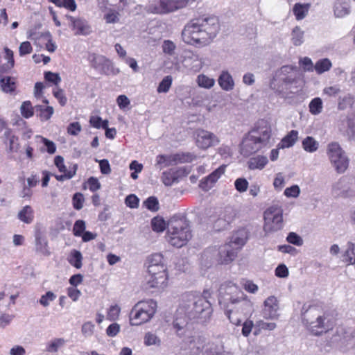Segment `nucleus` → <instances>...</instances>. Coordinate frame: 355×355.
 I'll return each mask as SVG.
<instances>
[{"instance_id": "obj_1", "label": "nucleus", "mask_w": 355, "mask_h": 355, "mask_svg": "<svg viewBox=\"0 0 355 355\" xmlns=\"http://www.w3.org/2000/svg\"><path fill=\"white\" fill-rule=\"evenodd\" d=\"M184 299L173 322V328L180 338L185 337L188 334V322L187 318L180 317L182 314L186 315L189 320H197L200 323H205L210 320L213 312L211 303L205 296L188 293Z\"/></svg>"}, {"instance_id": "obj_32", "label": "nucleus", "mask_w": 355, "mask_h": 355, "mask_svg": "<svg viewBox=\"0 0 355 355\" xmlns=\"http://www.w3.org/2000/svg\"><path fill=\"white\" fill-rule=\"evenodd\" d=\"M225 166H220L205 179L203 184H206V187H211L225 173Z\"/></svg>"}, {"instance_id": "obj_17", "label": "nucleus", "mask_w": 355, "mask_h": 355, "mask_svg": "<svg viewBox=\"0 0 355 355\" xmlns=\"http://www.w3.org/2000/svg\"><path fill=\"white\" fill-rule=\"evenodd\" d=\"M279 301L277 298L273 295L270 296L263 302L262 316L265 319H277L279 316Z\"/></svg>"}, {"instance_id": "obj_38", "label": "nucleus", "mask_w": 355, "mask_h": 355, "mask_svg": "<svg viewBox=\"0 0 355 355\" xmlns=\"http://www.w3.org/2000/svg\"><path fill=\"white\" fill-rule=\"evenodd\" d=\"M166 266L164 261V257L162 254L155 253L150 255L148 259V270L152 268H160Z\"/></svg>"}, {"instance_id": "obj_7", "label": "nucleus", "mask_w": 355, "mask_h": 355, "mask_svg": "<svg viewBox=\"0 0 355 355\" xmlns=\"http://www.w3.org/2000/svg\"><path fill=\"white\" fill-rule=\"evenodd\" d=\"M157 308L153 300L139 301L132 308L129 314V321L132 326L143 324L152 319Z\"/></svg>"}, {"instance_id": "obj_13", "label": "nucleus", "mask_w": 355, "mask_h": 355, "mask_svg": "<svg viewBox=\"0 0 355 355\" xmlns=\"http://www.w3.org/2000/svg\"><path fill=\"white\" fill-rule=\"evenodd\" d=\"M219 303L224 307L243 293L233 282L228 281L222 284L219 288Z\"/></svg>"}, {"instance_id": "obj_49", "label": "nucleus", "mask_w": 355, "mask_h": 355, "mask_svg": "<svg viewBox=\"0 0 355 355\" xmlns=\"http://www.w3.org/2000/svg\"><path fill=\"white\" fill-rule=\"evenodd\" d=\"M121 307L118 304L111 305L107 311L106 318L110 321H115L119 318Z\"/></svg>"}, {"instance_id": "obj_15", "label": "nucleus", "mask_w": 355, "mask_h": 355, "mask_svg": "<svg viewBox=\"0 0 355 355\" xmlns=\"http://www.w3.org/2000/svg\"><path fill=\"white\" fill-rule=\"evenodd\" d=\"M196 143L198 147L207 149L219 143V139L214 133L202 129L196 131Z\"/></svg>"}, {"instance_id": "obj_28", "label": "nucleus", "mask_w": 355, "mask_h": 355, "mask_svg": "<svg viewBox=\"0 0 355 355\" xmlns=\"http://www.w3.org/2000/svg\"><path fill=\"white\" fill-rule=\"evenodd\" d=\"M298 139V131L292 130L278 144L279 148H287L295 145Z\"/></svg>"}, {"instance_id": "obj_9", "label": "nucleus", "mask_w": 355, "mask_h": 355, "mask_svg": "<svg viewBox=\"0 0 355 355\" xmlns=\"http://www.w3.org/2000/svg\"><path fill=\"white\" fill-rule=\"evenodd\" d=\"M263 230L266 234L277 232L283 227V210L275 205L268 207L263 214Z\"/></svg>"}, {"instance_id": "obj_8", "label": "nucleus", "mask_w": 355, "mask_h": 355, "mask_svg": "<svg viewBox=\"0 0 355 355\" xmlns=\"http://www.w3.org/2000/svg\"><path fill=\"white\" fill-rule=\"evenodd\" d=\"M298 74L296 67L286 65L277 70L270 83V87L282 96L286 93L288 85L294 83Z\"/></svg>"}, {"instance_id": "obj_33", "label": "nucleus", "mask_w": 355, "mask_h": 355, "mask_svg": "<svg viewBox=\"0 0 355 355\" xmlns=\"http://www.w3.org/2000/svg\"><path fill=\"white\" fill-rule=\"evenodd\" d=\"M18 218L26 224H30L34 218V211L31 207L26 205L18 213Z\"/></svg>"}, {"instance_id": "obj_64", "label": "nucleus", "mask_w": 355, "mask_h": 355, "mask_svg": "<svg viewBox=\"0 0 355 355\" xmlns=\"http://www.w3.org/2000/svg\"><path fill=\"white\" fill-rule=\"evenodd\" d=\"M116 103L122 110H125L130 105V101L125 95H119L116 98Z\"/></svg>"}, {"instance_id": "obj_19", "label": "nucleus", "mask_w": 355, "mask_h": 355, "mask_svg": "<svg viewBox=\"0 0 355 355\" xmlns=\"http://www.w3.org/2000/svg\"><path fill=\"white\" fill-rule=\"evenodd\" d=\"M337 336L334 340L341 343L348 348L355 349V330L345 329L344 327H338L336 330Z\"/></svg>"}, {"instance_id": "obj_48", "label": "nucleus", "mask_w": 355, "mask_h": 355, "mask_svg": "<svg viewBox=\"0 0 355 355\" xmlns=\"http://www.w3.org/2000/svg\"><path fill=\"white\" fill-rule=\"evenodd\" d=\"M173 78L171 76H165L159 83L157 91L158 93H167L171 87Z\"/></svg>"}, {"instance_id": "obj_25", "label": "nucleus", "mask_w": 355, "mask_h": 355, "mask_svg": "<svg viewBox=\"0 0 355 355\" xmlns=\"http://www.w3.org/2000/svg\"><path fill=\"white\" fill-rule=\"evenodd\" d=\"M218 83L220 88L226 92H230L234 88V80L232 76L227 70H223L218 78Z\"/></svg>"}, {"instance_id": "obj_52", "label": "nucleus", "mask_w": 355, "mask_h": 355, "mask_svg": "<svg viewBox=\"0 0 355 355\" xmlns=\"http://www.w3.org/2000/svg\"><path fill=\"white\" fill-rule=\"evenodd\" d=\"M152 228L157 232H162L166 228V223L162 218L155 217L151 221Z\"/></svg>"}, {"instance_id": "obj_47", "label": "nucleus", "mask_w": 355, "mask_h": 355, "mask_svg": "<svg viewBox=\"0 0 355 355\" xmlns=\"http://www.w3.org/2000/svg\"><path fill=\"white\" fill-rule=\"evenodd\" d=\"M20 112L23 117L29 119L34 114V108L31 101H26L22 103L20 107Z\"/></svg>"}, {"instance_id": "obj_20", "label": "nucleus", "mask_w": 355, "mask_h": 355, "mask_svg": "<svg viewBox=\"0 0 355 355\" xmlns=\"http://www.w3.org/2000/svg\"><path fill=\"white\" fill-rule=\"evenodd\" d=\"M88 60L91 66L101 74H106L110 67V61L105 56L92 53L89 55Z\"/></svg>"}, {"instance_id": "obj_6", "label": "nucleus", "mask_w": 355, "mask_h": 355, "mask_svg": "<svg viewBox=\"0 0 355 355\" xmlns=\"http://www.w3.org/2000/svg\"><path fill=\"white\" fill-rule=\"evenodd\" d=\"M191 238L188 223L183 219H172L168 225L166 239L176 248H181Z\"/></svg>"}, {"instance_id": "obj_27", "label": "nucleus", "mask_w": 355, "mask_h": 355, "mask_svg": "<svg viewBox=\"0 0 355 355\" xmlns=\"http://www.w3.org/2000/svg\"><path fill=\"white\" fill-rule=\"evenodd\" d=\"M268 163L266 156L257 155L250 158L248 166L250 170H262Z\"/></svg>"}, {"instance_id": "obj_16", "label": "nucleus", "mask_w": 355, "mask_h": 355, "mask_svg": "<svg viewBox=\"0 0 355 355\" xmlns=\"http://www.w3.org/2000/svg\"><path fill=\"white\" fill-rule=\"evenodd\" d=\"M54 164L58 168L59 171L63 173L62 175H54L58 181L63 182L67 180H70L76 173L78 165L76 164H73L71 166H69V170H68L64 163V158L60 155H57L55 157Z\"/></svg>"}, {"instance_id": "obj_26", "label": "nucleus", "mask_w": 355, "mask_h": 355, "mask_svg": "<svg viewBox=\"0 0 355 355\" xmlns=\"http://www.w3.org/2000/svg\"><path fill=\"white\" fill-rule=\"evenodd\" d=\"M351 12L349 0H336L334 6V12L336 17L343 18Z\"/></svg>"}, {"instance_id": "obj_62", "label": "nucleus", "mask_w": 355, "mask_h": 355, "mask_svg": "<svg viewBox=\"0 0 355 355\" xmlns=\"http://www.w3.org/2000/svg\"><path fill=\"white\" fill-rule=\"evenodd\" d=\"M73 206L74 209L80 210L83 207L84 196L80 193H76L73 196Z\"/></svg>"}, {"instance_id": "obj_36", "label": "nucleus", "mask_w": 355, "mask_h": 355, "mask_svg": "<svg viewBox=\"0 0 355 355\" xmlns=\"http://www.w3.org/2000/svg\"><path fill=\"white\" fill-rule=\"evenodd\" d=\"M343 261L349 264H355V244L347 243V248L343 254Z\"/></svg>"}, {"instance_id": "obj_43", "label": "nucleus", "mask_w": 355, "mask_h": 355, "mask_svg": "<svg viewBox=\"0 0 355 355\" xmlns=\"http://www.w3.org/2000/svg\"><path fill=\"white\" fill-rule=\"evenodd\" d=\"M309 112L313 115H318L322 112L323 103L320 98L316 97L311 101L309 105Z\"/></svg>"}, {"instance_id": "obj_63", "label": "nucleus", "mask_w": 355, "mask_h": 355, "mask_svg": "<svg viewBox=\"0 0 355 355\" xmlns=\"http://www.w3.org/2000/svg\"><path fill=\"white\" fill-rule=\"evenodd\" d=\"M300 65L305 71H312L314 69V66L311 60L308 57H304L300 60Z\"/></svg>"}, {"instance_id": "obj_50", "label": "nucleus", "mask_w": 355, "mask_h": 355, "mask_svg": "<svg viewBox=\"0 0 355 355\" xmlns=\"http://www.w3.org/2000/svg\"><path fill=\"white\" fill-rule=\"evenodd\" d=\"M56 295L52 291H47L41 296L38 302L44 307H47L56 299Z\"/></svg>"}, {"instance_id": "obj_14", "label": "nucleus", "mask_w": 355, "mask_h": 355, "mask_svg": "<svg viewBox=\"0 0 355 355\" xmlns=\"http://www.w3.org/2000/svg\"><path fill=\"white\" fill-rule=\"evenodd\" d=\"M196 0H159V7L150 8L152 12L166 14L175 12L193 3Z\"/></svg>"}, {"instance_id": "obj_54", "label": "nucleus", "mask_w": 355, "mask_h": 355, "mask_svg": "<svg viewBox=\"0 0 355 355\" xmlns=\"http://www.w3.org/2000/svg\"><path fill=\"white\" fill-rule=\"evenodd\" d=\"M54 97L58 101L61 106H64L67 104V98L64 94V90L59 87H55L53 90Z\"/></svg>"}, {"instance_id": "obj_37", "label": "nucleus", "mask_w": 355, "mask_h": 355, "mask_svg": "<svg viewBox=\"0 0 355 355\" xmlns=\"http://www.w3.org/2000/svg\"><path fill=\"white\" fill-rule=\"evenodd\" d=\"M83 255L81 252L77 250H73L71 251L69 257V263L77 269H80L83 266Z\"/></svg>"}, {"instance_id": "obj_2", "label": "nucleus", "mask_w": 355, "mask_h": 355, "mask_svg": "<svg viewBox=\"0 0 355 355\" xmlns=\"http://www.w3.org/2000/svg\"><path fill=\"white\" fill-rule=\"evenodd\" d=\"M219 30V21L216 17H202L191 20L184 26L182 37L188 44L205 46L213 41Z\"/></svg>"}, {"instance_id": "obj_18", "label": "nucleus", "mask_w": 355, "mask_h": 355, "mask_svg": "<svg viewBox=\"0 0 355 355\" xmlns=\"http://www.w3.org/2000/svg\"><path fill=\"white\" fill-rule=\"evenodd\" d=\"M67 18L69 21V26L74 31L75 35H87L92 32L91 26L85 19L72 16H67Z\"/></svg>"}, {"instance_id": "obj_24", "label": "nucleus", "mask_w": 355, "mask_h": 355, "mask_svg": "<svg viewBox=\"0 0 355 355\" xmlns=\"http://www.w3.org/2000/svg\"><path fill=\"white\" fill-rule=\"evenodd\" d=\"M184 66L193 72H198L203 67V61L198 55L195 53H189L184 59Z\"/></svg>"}, {"instance_id": "obj_44", "label": "nucleus", "mask_w": 355, "mask_h": 355, "mask_svg": "<svg viewBox=\"0 0 355 355\" xmlns=\"http://www.w3.org/2000/svg\"><path fill=\"white\" fill-rule=\"evenodd\" d=\"M331 67V62L327 58L319 60L314 65V69L318 74H321L330 69Z\"/></svg>"}, {"instance_id": "obj_61", "label": "nucleus", "mask_w": 355, "mask_h": 355, "mask_svg": "<svg viewBox=\"0 0 355 355\" xmlns=\"http://www.w3.org/2000/svg\"><path fill=\"white\" fill-rule=\"evenodd\" d=\"M286 240L289 243L297 246H301L303 244V239L295 232H290L287 236Z\"/></svg>"}, {"instance_id": "obj_55", "label": "nucleus", "mask_w": 355, "mask_h": 355, "mask_svg": "<svg viewBox=\"0 0 355 355\" xmlns=\"http://www.w3.org/2000/svg\"><path fill=\"white\" fill-rule=\"evenodd\" d=\"M241 284L243 288L250 293L254 294L259 290L258 286L254 284L253 282L251 280L243 279Z\"/></svg>"}, {"instance_id": "obj_22", "label": "nucleus", "mask_w": 355, "mask_h": 355, "mask_svg": "<svg viewBox=\"0 0 355 355\" xmlns=\"http://www.w3.org/2000/svg\"><path fill=\"white\" fill-rule=\"evenodd\" d=\"M340 131L350 137L355 136V107H352V112L340 121L338 125Z\"/></svg>"}, {"instance_id": "obj_34", "label": "nucleus", "mask_w": 355, "mask_h": 355, "mask_svg": "<svg viewBox=\"0 0 355 355\" xmlns=\"http://www.w3.org/2000/svg\"><path fill=\"white\" fill-rule=\"evenodd\" d=\"M196 83L198 87L207 89H211L215 85V79L204 73L199 74L196 78Z\"/></svg>"}, {"instance_id": "obj_4", "label": "nucleus", "mask_w": 355, "mask_h": 355, "mask_svg": "<svg viewBox=\"0 0 355 355\" xmlns=\"http://www.w3.org/2000/svg\"><path fill=\"white\" fill-rule=\"evenodd\" d=\"M302 320L308 329L315 336L327 332L332 329L335 318L329 311H324L320 306H311L303 313Z\"/></svg>"}, {"instance_id": "obj_53", "label": "nucleus", "mask_w": 355, "mask_h": 355, "mask_svg": "<svg viewBox=\"0 0 355 355\" xmlns=\"http://www.w3.org/2000/svg\"><path fill=\"white\" fill-rule=\"evenodd\" d=\"M144 206L151 211H157L159 209V202L157 198L150 196L144 202Z\"/></svg>"}, {"instance_id": "obj_57", "label": "nucleus", "mask_w": 355, "mask_h": 355, "mask_svg": "<svg viewBox=\"0 0 355 355\" xmlns=\"http://www.w3.org/2000/svg\"><path fill=\"white\" fill-rule=\"evenodd\" d=\"M45 80L55 85H58L61 82V78L58 73L46 71L44 73Z\"/></svg>"}, {"instance_id": "obj_56", "label": "nucleus", "mask_w": 355, "mask_h": 355, "mask_svg": "<svg viewBox=\"0 0 355 355\" xmlns=\"http://www.w3.org/2000/svg\"><path fill=\"white\" fill-rule=\"evenodd\" d=\"M300 189L298 185H293L290 187H287L284 191V194L287 198H296L300 196Z\"/></svg>"}, {"instance_id": "obj_45", "label": "nucleus", "mask_w": 355, "mask_h": 355, "mask_svg": "<svg viewBox=\"0 0 355 355\" xmlns=\"http://www.w3.org/2000/svg\"><path fill=\"white\" fill-rule=\"evenodd\" d=\"M161 178L166 186H171L177 180L176 171L174 169L164 171L162 173Z\"/></svg>"}, {"instance_id": "obj_46", "label": "nucleus", "mask_w": 355, "mask_h": 355, "mask_svg": "<svg viewBox=\"0 0 355 355\" xmlns=\"http://www.w3.org/2000/svg\"><path fill=\"white\" fill-rule=\"evenodd\" d=\"M35 248L36 250L44 255H49L50 252L48 249L47 241L44 238L39 236L35 239Z\"/></svg>"}, {"instance_id": "obj_30", "label": "nucleus", "mask_w": 355, "mask_h": 355, "mask_svg": "<svg viewBox=\"0 0 355 355\" xmlns=\"http://www.w3.org/2000/svg\"><path fill=\"white\" fill-rule=\"evenodd\" d=\"M66 343V340L62 338H53L46 343L45 351L48 353H57L60 348L65 345Z\"/></svg>"}, {"instance_id": "obj_23", "label": "nucleus", "mask_w": 355, "mask_h": 355, "mask_svg": "<svg viewBox=\"0 0 355 355\" xmlns=\"http://www.w3.org/2000/svg\"><path fill=\"white\" fill-rule=\"evenodd\" d=\"M248 238V232L245 228H240L231 236L228 243L231 244L237 251L245 244Z\"/></svg>"}, {"instance_id": "obj_31", "label": "nucleus", "mask_w": 355, "mask_h": 355, "mask_svg": "<svg viewBox=\"0 0 355 355\" xmlns=\"http://www.w3.org/2000/svg\"><path fill=\"white\" fill-rule=\"evenodd\" d=\"M311 8L310 3H297L295 4L293 8V12L297 20H302L308 14V12Z\"/></svg>"}, {"instance_id": "obj_5", "label": "nucleus", "mask_w": 355, "mask_h": 355, "mask_svg": "<svg viewBox=\"0 0 355 355\" xmlns=\"http://www.w3.org/2000/svg\"><path fill=\"white\" fill-rule=\"evenodd\" d=\"M225 309V315L230 321L235 325H240L243 319L252 313L253 302L243 293L242 296L234 298Z\"/></svg>"}, {"instance_id": "obj_51", "label": "nucleus", "mask_w": 355, "mask_h": 355, "mask_svg": "<svg viewBox=\"0 0 355 355\" xmlns=\"http://www.w3.org/2000/svg\"><path fill=\"white\" fill-rule=\"evenodd\" d=\"M162 48L164 53L172 56L175 54L176 45L171 40H165L162 43Z\"/></svg>"}, {"instance_id": "obj_39", "label": "nucleus", "mask_w": 355, "mask_h": 355, "mask_svg": "<svg viewBox=\"0 0 355 355\" xmlns=\"http://www.w3.org/2000/svg\"><path fill=\"white\" fill-rule=\"evenodd\" d=\"M304 32L299 26L293 28L291 32V42L295 46H300L304 43Z\"/></svg>"}, {"instance_id": "obj_3", "label": "nucleus", "mask_w": 355, "mask_h": 355, "mask_svg": "<svg viewBox=\"0 0 355 355\" xmlns=\"http://www.w3.org/2000/svg\"><path fill=\"white\" fill-rule=\"evenodd\" d=\"M271 137V127L266 121H258L256 126L243 139L241 153L250 156L265 147Z\"/></svg>"}, {"instance_id": "obj_12", "label": "nucleus", "mask_w": 355, "mask_h": 355, "mask_svg": "<svg viewBox=\"0 0 355 355\" xmlns=\"http://www.w3.org/2000/svg\"><path fill=\"white\" fill-rule=\"evenodd\" d=\"M146 275V283L150 288H164L167 285L168 273L166 266L149 268Z\"/></svg>"}, {"instance_id": "obj_59", "label": "nucleus", "mask_w": 355, "mask_h": 355, "mask_svg": "<svg viewBox=\"0 0 355 355\" xmlns=\"http://www.w3.org/2000/svg\"><path fill=\"white\" fill-rule=\"evenodd\" d=\"M234 187L236 189L240 192L243 193L247 191L248 187V182L245 178H237L234 182Z\"/></svg>"}, {"instance_id": "obj_42", "label": "nucleus", "mask_w": 355, "mask_h": 355, "mask_svg": "<svg viewBox=\"0 0 355 355\" xmlns=\"http://www.w3.org/2000/svg\"><path fill=\"white\" fill-rule=\"evenodd\" d=\"M220 216L223 218L224 224H230L236 216V210L230 206L225 207L220 212Z\"/></svg>"}, {"instance_id": "obj_10", "label": "nucleus", "mask_w": 355, "mask_h": 355, "mask_svg": "<svg viewBox=\"0 0 355 355\" xmlns=\"http://www.w3.org/2000/svg\"><path fill=\"white\" fill-rule=\"evenodd\" d=\"M327 155L338 173H343L349 166V159L340 146L336 142H331L327 146Z\"/></svg>"}, {"instance_id": "obj_35", "label": "nucleus", "mask_w": 355, "mask_h": 355, "mask_svg": "<svg viewBox=\"0 0 355 355\" xmlns=\"http://www.w3.org/2000/svg\"><path fill=\"white\" fill-rule=\"evenodd\" d=\"M303 149L310 153H315L319 148V143L313 137L307 136L302 141Z\"/></svg>"}, {"instance_id": "obj_60", "label": "nucleus", "mask_w": 355, "mask_h": 355, "mask_svg": "<svg viewBox=\"0 0 355 355\" xmlns=\"http://www.w3.org/2000/svg\"><path fill=\"white\" fill-rule=\"evenodd\" d=\"M159 343L160 340L155 334L150 332L146 334L144 336V344L146 345L150 346L153 345H159Z\"/></svg>"}, {"instance_id": "obj_40", "label": "nucleus", "mask_w": 355, "mask_h": 355, "mask_svg": "<svg viewBox=\"0 0 355 355\" xmlns=\"http://www.w3.org/2000/svg\"><path fill=\"white\" fill-rule=\"evenodd\" d=\"M35 109L37 112H39V116L42 121L49 120L54 112L53 107L51 106L36 105Z\"/></svg>"}, {"instance_id": "obj_41", "label": "nucleus", "mask_w": 355, "mask_h": 355, "mask_svg": "<svg viewBox=\"0 0 355 355\" xmlns=\"http://www.w3.org/2000/svg\"><path fill=\"white\" fill-rule=\"evenodd\" d=\"M4 52L5 59L7 60V63L0 68V71L2 72H6L11 69L15 64L13 51L6 47L4 49Z\"/></svg>"}, {"instance_id": "obj_21", "label": "nucleus", "mask_w": 355, "mask_h": 355, "mask_svg": "<svg viewBox=\"0 0 355 355\" xmlns=\"http://www.w3.org/2000/svg\"><path fill=\"white\" fill-rule=\"evenodd\" d=\"M238 252L231 244L227 243L219 248L218 261L222 264H228L236 258Z\"/></svg>"}, {"instance_id": "obj_29", "label": "nucleus", "mask_w": 355, "mask_h": 355, "mask_svg": "<svg viewBox=\"0 0 355 355\" xmlns=\"http://www.w3.org/2000/svg\"><path fill=\"white\" fill-rule=\"evenodd\" d=\"M1 89L8 94H12L16 89V80L15 78L6 76L0 79Z\"/></svg>"}, {"instance_id": "obj_11", "label": "nucleus", "mask_w": 355, "mask_h": 355, "mask_svg": "<svg viewBox=\"0 0 355 355\" xmlns=\"http://www.w3.org/2000/svg\"><path fill=\"white\" fill-rule=\"evenodd\" d=\"M194 158L191 153H177L171 155H159L156 157L155 167L162 170L164 167L176 165L179 163L190 162Z\"/></svg>"}, {"instance_id": "obj_58", "label": "nucleus", "mask_w": 355, "mask_h": 355, "mask_svg": "<svg viewBox=\"0 0 355 355\" xmlns=\"http://www.w3.org/2000/svg\"><path fill=\"white\" fill-rule=\"evenodd\" d=\"M85 223L83 220H78L75 222L73 232L76 236H80L84 232L85 230Z\"/></svg>"}]
</instances>
